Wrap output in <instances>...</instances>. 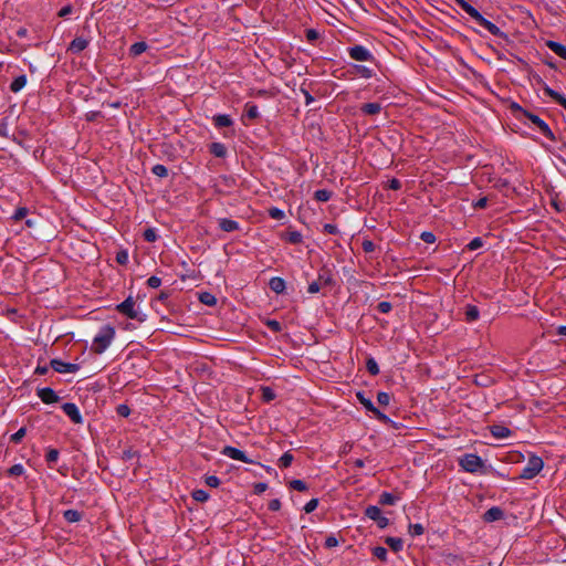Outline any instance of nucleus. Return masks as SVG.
Returning <instances> with one entry per match:
<instances>
[{
    "mask_svg": "<svg viewBox=\"0 0 566 566\" xmlns=\"http://www.w3.org/2000/svg\"><path fill=\"white\" fill-rule=\"evenodd\" d=\"M115 332L111 326H105L94 337L92 349L96 354H102L112 343Z\"/></svg>",
    "mask_w": 566,
    "mask_h": 566,
    "instance_id": "nucleus-1",
    "label": "nucleus"
},
{
    "mask_svg": "<svg viewBox=\"0 0 566 566\" xmlns=\"http://www.w3.org/2000/svg\"><path fill=\"white\" fill-rule=\"evenodd\" d=\"M543 467V460L537 455H532L530 457L527 464L523 469L520 478L527 480L533 479L542 471Z\"/></svg>",
    "mask_w": 566,
    "mask_h": 566,
    "instance_id": "nucleus-2",
    "label": "nucleus"
},
{
    "mask_svg": "<svg viewBox=\"0 0 566 566\" xmlns=\"http://www.w3.org/2000/svg\"><path fill=\"white\" fill-rule=\"evenodd\" d=\"M117 310L132 319H137L139 322L145 319V315L135 307V301L132 297L126 298L123 303L117 305Z\"/></svg>",
    "mask_w": 566,
    "mask_h": 566,
    "instance_id": "nucleus-3",
    "label": "nucleus"
},
{
    "mask_svg": "<svg viewBox=\"0 0 566 566\" xmlns=\"http://www.w3.org/2000/svg\"><path fill=\"white\" fill-rule=\"evenodd\" d=\"M460 465L470 473L476 472L480 468H482V460L475 454H465L460 459Z\"/></svg>",
    "mask_w": 566,
    "mask_h": 566,
    "instance_id": "nucleus-4",
    "label": "nucleus"
},
{
    "mask_svg": "<svg viewBox=\"0 0 566 566\" xmlns=\"http://www.w3.org/2000/svg\"><path fill=\"white\" fill-rule=\"evenodd\" d=\"M365 514L370 520L376 521L380 528H385L388 525V518L381 515V511L377 506H368Z\"/></svg>",
    "mask_w": 566,
    "mask_h": 566,
    "instance_id": "nucleus-5",
    "label": "nucleus"
},
{
    "mask_svg": "<svg viewBox=\"0 0 566 566\" xmlns=\"http://www.w3.org/2000/svg\"><path fill=\"white\" fill-rule=\"evenodd\" d=\"M51 366L57 373H75L78 370L76 364L64 363L60 359H52Z\"/></svg>",
    "mask_w": 566,
    "mask_h": 566,
    "instance_id": "nucleus-6",
    "label": "nucleus"
},
{
    "mask_svg": "<svg viewBox=\"0 0 566 566\" xmlns=\"http://www.w3.org/2000/svg\"><path fill=\"white\" fill-rule=\"evenodd\" d=\"M222 454L227 455L233 460H239V461H242L245 463H252V460L248 459L245 457L244 452H242L241 450L235 449L233 447H229V446L224 447L222 450Z\"/></svg>",
    "mask_w": 566,
    "mask_h": 566,
    "instance_id": "nucleus-7",
    "label": "nucleus"
},
{
    "mask_svg": "<svg viewBox=\"0 0 566 566\" xmlns=\"http://www.w3.org/2000/svg\"><path fill=\"white\" fill-rule=\"evenodd\" d=\"M63 411L72 419L74 423H82V417L78 411V408L72 403L66 402L62 406Z\"/></svg>",
    "mask_w": 566,
    "mask_h": 566,
    "instance_id": "nucleus-8",
    "label": "nucleus"
},
{
    "mask_svg": "<svg viewBox=\"0 0 566 566\" xmlns=\"http://www.w3.org/2000/svg\"><path fill=\"white\" fill-rule=\"evenodd\" d=\"M349 55L352 59L356 61H367L370 57V53L368 52V50L360 45L352 48L349 51Z\"/></svg>",
    "mask_w": 566,
    "mask_h": 566,
    "instance_id": "nucleus-9",
    "label": "nucleus"
},
{
    "mask_svg": "<svg viewBox=\"0 0 566 566\" xmlns=\"http://www.w3.org/2000/svg\"><path fill=\"white\" fill-rule=\"evenodd\" d=\"M38 396L44 403H52L59 400L57 395L51 388H41L38 390Z\"/></svg>",
    "mask_w": 566,
    "mask_h": 566,
    "instance_id": "nucleus-10",
    "label": "nucleus"
},
{
    "mask_svg": "<svg viewBox=\"0 0 566 566\" xmlns=\"http://www.w3.org/2000/svg\"><path fill=\"white\" fill-rule=\"evenodd\" d=\"M504 516V512L497 507V506H493L491 509H489L484 515H483V520L485 522H494V521H499L501 520L502 517Z\"/></svg>",
    "mask_w": 566,
    "mask_h": 566,
    "instance_id": "nucleus-11",
    "label": "nucleus"
},
{
    "mask_svg": "<svg viewBox=\"0 0 566 566\" xmlns=\"http://www.w3.org/2000/svg\"><path fill=\"white\" fill-rule=\"evenodd\" d=\"M526 116L530 118V120L533 124H535L541 129V132L543 134H545L546 136L552 137V132H551L548 125L545 122H543L538 116L533 115V114H527Z\"/></svg>",
    "mask_w": 566,
    "mask_h": 566,
    "instance_id": "nucleus-12",
    "label": "nucleus"
},
{
    "mask_svg": "<svg viewBox=\"0 0 566 566\" xmlns=\"http://www.w3.org/2000/svg\"><path fill=\"white\" fill-rule=\"evenodd\" d=\"M490 430H491V433L493 434V437H495L497 439L507 438L511 433L509 428L501 426V424H494L491 427Z\"/></svg>",
    "mask_w": 566,
    "mask_h": 566,
    "instance_id": "nucleus-13",
    "label": "nucleus"
},
{
    "mask_svg": "<svg viewBox=\"0 0 566 566\" xmlns=\"http://www.w3.org/2000/svg\"><path fill=\"white\" fill-rule=\"evenodd\" d=\"M219 227L226 232H232L239 229V223L234 220L230 219H220Z\"/></svg>",
    "mask_w": 566,
    "mask_h": 566,
    "instance_id": "nucleus-14",
    "label": "nucleus"
},
{
    "mask_svg": "<svg viewBox=\"0 0 566 566\" xmlns=\"http://www.w3.org/2000/svg\"><path fill=\"white\" fill-rule=\"evenodd\" d=\"M548 48L555 53L557 54L558 56L563 57L566 60V46L560 44V43H557V42H553V41H549L547 43Z\"/></svg>",
    "mask_w": 566,
    "mask_h": 566,
    "instance_id": "nucleus-15",
    "label": "nucleus"
},
{
    "mask_svg": "<svg viewBox=\"0 0 566 566\" xmlns=\"http://www.w3.org/2000/svg\"><path fill=\"white\" fill-rule=\"evenodd\" d=\"M479 24L481 27L485 28L493 35H502L500 28H497L494 23H492L491 21H489L484 18H482V20L479 22Z\"/></svg>",
    "mask_w": 566,
    "mask_h": 566,
    "instance_id": "nucleus-16",
    "label": "nucleus"
},
{
    "mask_svg": "<svg viewBox=\"0 0 566 566\" xmlns=\"http://www.w3.org/2000/svg\"><path fill=\"white\" fill-rule=\"evenodd\" d=\"M545 93L551 96L552 98H554L557 103H559L565 109H566V98L557 93L556 91L552 90L551 87L546 86L544 88Z\"/></svg>",
    "mask_w": 566,
    "mask_h": 566,
    "instance_id": "nucleus-17",
    "label": "nucleus"
},
{
    "mask_svg": "<svg viewBox=\"0 0 566 566\" xmlns=\"http://www.w3.org/2000/svg\"><path fill=\"white\" fill-rule=\"evenodd\" d=\"M87 46V41L83 38L74 39L70 44V50L73 52H81Z\"/></svg>",
    "mask_w": 566,
    "mask_h": 566,
    "instance_id": "nucleus-18",
    "label": "nucleus"
},
{
    "mask_svg": "<svg viewBox=\"0 0 566 566\" xmlns=\"http://www.w3.org/2000/svg\"><path fill=\"white\" fill-rule=\"evenodd\" d=\"M361 111L368 115H376L380 113L381 105L379 103H367L363 105Z\"/></svg>",
    "mask_w": 566,
    "mask_h": 566,
    "instance_id": "nucleus-19",
    "label": "nucleus"
},
{
    "mask_svg": "<svg viewBox=\"0 0 566 566\" xmlns=\"http://www.w3.org/2000/svg\"><path fill=\"white\" fill-rule=\"evenodd\" d=\"M27 84V77L25 75H20L18 76L10 85V90L13 92V93H18L19 91H21Z\"/></svg>",
    "mask_w": 566,
    "mask_h": 566,
    "instance_id": "nucleus-20",
    "label": "nucleus"
},
{
    "mask_svg": "<svg viewBox=\"0 0 566 566\" xmlns=\"http://www.w3.org/2000/svg\"><path fill=\"white\" fill-rule=\"evenodd\" d=\"M270 287L275 293H281L285 289V282L281 277H273L270 281Z\"/></svg>",
    "mask_w": 566,
    "mask_h": 566,
    "instance_id": "nucleus-21",
    "label": "nucleus"
},
{
    "mask_svg": "<svg viewBox=\"0 0 566 566\" xmlns=\"http://www.w3.org/2000/svg\"><path fill=\"white\" fill-rule=\"evenodd\" d=\"M283 239L290 243L297 244L302 241V234L298 231H289L283 234Z\"/></svg>",
    "mask_w": 566,
    "mask_h": 566,
    "instance_id": "nucleus-22",
    "label": "nucleus"
},
{
    "mask_svg": "<svg viewBox=\"0 0 566 566\" xmlns=\"http://www.w3.org/2000/svg\"><path fill=\"white\" fill-rule=\"evenodd\" d=\"M199 300L202 304L213 306L217 303V298L209 292H202L199 294Z\"/></svg>",
    "mask_w": 566,
    "mask_h": 566,
    "instance_id": "nucleus-23",
    "label": "nucleus"
},
{
    "mask_svg": "<svg viewBox=\"0 0 566 566\" xmlns=\"http://www.w3.org/2000/svg\"><path fill=\"white\" fill-rule=\"evenodd\" d=\"M147 49V44L145 42H137V43H134L132 46H130V54L133 56H138L140 55L142 53H144Z\"/></svg>",
    "mask_w": 566,
    "mask_h": 566,
    "instance_id": "nucleus-24",
    "label": "nucleus"
},
{
    "mask_svg": "<svg viewBox=\"0 0 566 566\" xmlns=\"http://www.w3.org/2000/svg\"><path fill=\"white\" fill-rule=\"evenodd\" d=\"M64 517L70 523L78 522L82 517L81 513L76 510H67L64 512Z\"/></svg>",
    "mask_w": 566,
    "mask_h": 566,
    "instance_id": "nucleus-25",
    "label": "nucleus"
},
{
    "mask_svg": "<svg viewBox=\"0 0 566 566\" xmlns=\"http://www.w3.org/2000/svg\"><path fill=\"white\" fill-rule=\"evenodd\" d=\"M231 124H232V120L228 115H218L214 117V125L217 127H228Z\"/></svg>",
    "mask_w": 566,
    "mask_h": 566,
    "instance_id": "nucleus-26",
    "label": "nucleus"
},
{
    "mask_svg": "<svg viewBox=\"0 0 566 566\" xmlns=\"http://www.w3.org/2000/svg\"><path fill=\"white\" fill-rule=\"evenodd\" d=\"M386 543L390 546V548L395 552H399L402 548V541L398 537H387Z\"/></svg>",
    "mask_w": 566,
    "mask_h": 566,
    "instance_id": "nucleus-27",
    "label": "nucleus"
},
{
    "mask_svg": "<svg viewBox=\"0 0 566 566\" xmlns=\"http://www.w3.org/2000/svg\"><path fill=\"white\" fill-rule=\"evenodd\" d=\"M465 317L470 322L478 319V317H479L478 307L473 306V305H468L467 310H465Z\"/></svg>",
    "mask_w": 566,
    "mask_h": 566,
    "instance_id": "nucleus-28",
    "label": "nucleus"
},
{
    "mask_svg": "<svg viewBox=\"0 0 566 566\" xmlns=\"http://www.w3.org/2000/svg\"><path fill=\"white\" fill-rule=\"evenodd\" d=\"M211 153L216 156V157H223L227 153V149L226 147L220 144V143H213L211 145Z\"/></svg>",
    "mask_w": 566,
    "mask_h": 566,
    "instance_id": "nucleus-29",
    "label": "nucleus"
},
{
    "mask_svg": "<svg viewBox=\"0 0 566 566\" xmlns=\"http://www.w3.org/2000/svg\"><path fill=\"white\" fill-rule=\"evenodd\" d=\"M192 497L198 502H206L209 499V494L205 490H195Z\"/></svg>",
    "mask_w": 566,
    "mask_h": 566,
    "instance_id": "nucleus-30",
    "label": "nucleus"
},
{
    "mask_svg": "<svg viewBox=\"0 0 566 566\" xmlns=\"http://www.w3.org/2000/svg\"><path fill=\"white\" fill-rule=\"evenodd\" d=\"M357 398L358 400L360 401V403L367 409V410H374V405L373 402L370 401V399H367L365 398L364 394L363 392H357Z\"/></svg>",
    "mask_w": 566,
    "mask_h": 566,
    "instance_id": "nucleus-31",
    "label": "nucleus"
},
{
    "mask_svg": "<svg viewBox=\"0 0 566 566\" xmlns=\"http://www.w3.org/2000/svg\"><path fill=\"white\" fill-rule=\"evenodd\" d=\"M280 465L283 467V468H287L291 465L292 461H293V455L290 453V452H285L281 458H280Z\"/></svg>",
    "mask_w": 566,
    "mask_h": 566,
    "instance_id": "nucleus-32",
    "label": "nucleus"
},
{
    "mask_svg": "<svg viewBox=\"0 0 566 566\" xmlns=\"http://www.w3.org/2000/svg\"><path fill=\"white\" fill-rule=\"evenodd\" d=\"M151 171L158 177H166L168 175V170L164 165H155Z\"/></svg>",
    "mask_w": 566,
    "mask_h": 566,
    "instance_id": "nucleus-33",
    "label": "nucleus"
},
{
    "mask_svg": "<svg viewBox=\"0 0 566 566\" xmlns=\"http://www.w3.org/2000/svg\"><path fill=\"white\" fill-rule=\"evenodd\" d=\"M245 115L250 119H255L259 116V111L255 105H247Z\"/></svg>",
    "mask_w": 566,
    "mask_h": 566,
    "instance_id": "nucleus-34",
    "label": "nucleus"
},
{
    "mask_svg": "<svg viewBox=\"0 0 566 566\" xmlns=\"http://www.w3.org/2000/svg\"><path fill=\"white\" fill-rule=\"evenodd\" d=\"M424 528L421 524H410L409 525V533L413 536H419L423 534Z\"/></svg>",
    "mask_w": 566,
    "mask_h": 566,
    "instance_id": "nucleus-35",
    "label": "nucleus"
},
{
    "mask_svg": "<svg viewBox=\"0 0 566 566\" xmlns=\"http://www.w3.org/2000/svg\"><path fill=\"white\" fill-rule=\"evenodd\" d=\"M315 198L318 201H327L331 198V192L325 189L317 190L315 192Z\"/></svg>",
    "mask_w": 566,
    "mask_h": 566,
    "instance_id": "nucleus-36",
    "label": "nucleus"
},
{
    "mask_svg": "<svg viewBox=\"0 0 566 566\" xmlns=\"http://www.w3.org/2000/svg\"><path fill=\"white\" fill-rule=\"evenodd\" d=\"M262 398L265 401H271L275 398V394L271 388L264 387L262 388Z\"/></svg>",
    "mask_w": 566,
    "mask_h": 566,
    "instance_id": "nucleus-37",
    "label": "nucleus"
},
{
    "mask_svg": "<svg viewBox=\"0 0 566 566\" xmlns=\"http://www.w3.org/2000/svg\"><path fill=\"white\" fill-rule=\"evenodd\" d=\"M290 486L297 491H306L307 486L302 480H293L290 482Z\"/></svg>",
    "mask_w": 566,
    "mask_h": 566,
    "instance_id": "nucleus-38",
    "label": "nucleus"
},
{
    "mask_svg": "<svg viewBox=\"0 0 566 566\" xmlns=\"http://www.w3.org/2000/svg\"><path fill=\"white\" fill-rule=\"evenodd\" d=\"M367 370L371 375H377L379 373L378 365L373 358L368 359V361H367Z\"/></svg>",
    "mask_w": 566,
    "mask_h": 566,
    "instance_id": "nucleus-39",
    "label": "nucleus"
},
{
    "mask_svg": "<svg viewBox=\"0 0 566 566\" xmlns=\"http://www.w3.org/2000/svg\"><path fill=\"white\" fill-rule=\"evenodd\" d=\"M380 503L387 504V505H392L395 503V496L391 495L390 493H382L380 495Z\"/></svg>",
    "mask_w": 566,
    "mask_h": 566,
    "instance_id": "nucleus-40",
    "label": "nucleus"
},
{
    "mask_svg": "<svg viewBox=\"0 0 566 566\" xmlns=\"http://www.w3.org/2000/svg\"><path fill=\"white\" fill-rule=\"evenodd\" d=\"M23 472H24V469L21 464H14L8 471V473L10 475H15V476L21 475Z\"/></svg>",
    "mask_w": 566,
    "mask_h": 566,
    "instance_id": "nucleus-41",
    "label": "nucleus"
},
{
    "mask_svg": "<svg viewBox=\"0 0 566 566\" xmlns=\"http://www.w3.org/2000/svg\"><path fill=\"white\" fill-rule=\"evenodd\" d=\"M374 555L381 559V560H385L386 557H387V551L386 548L381 547V546H377L374 548Z\"/></svg>",
    "mask_w": 566,
    "mask_h": 566,
    "instance_id": "nucleus-42",
    "label": "nucleus"
},
{
    "mask_svg": "<svg viewBox=\"0 0 566 566\" xmlns=\"http://www.w3.org/2000/svg\"><path fill=\"white\" fill-rule=\"evenodd\" d=\"M377 400L381 406H387L390 402V396L387 392H379Z\"/></svg>",
    "mask_w": 566,
    "mask_h": 566,
    "instance_id": "nucleus-43",
    "label": "nucleus"
},
{
    "mask_svg": "<svg viewBox=\"0 0 566 566\" xmlns=\"http://www.w3.org/2000/svg\"><path fill=\"white\" fill-rule=\"evenodd\" d=\"M144 238L148 242H154L156 240V238H157L156 231L154 229H151V228L145 230Z\"/></svg>",
    "mask_w": 566,
    "mask_h": 566,
    "instance_id": "nucleus-44",
    "label": "nucleus"
},
{
    "mask_svg": "<svg viewBox=\"0 0 566 566\" xmlns=\"http://www.w3.org/2000/svg\"><path fill=\"white\" fill-rule=\"evenodd\" d=\"M25 428H20L14 434L11 436V440L15 443L20 442V440L25 436Z\"/></svg>",
    "mask_w": 566,
    "mask_h": 566,
    "instance_id": "nucleus-45",
    "label": "nucleus"
},
{
    "mask_svg": "<svg viewBox=\"0 0 566 566\" xmlns=\"http://www.w3.org/2000/svg\"><path fill=\"white\" fill-rule=\"evenodd\" d=\"M207 485L217 488L220 484V480L216 475H209L206 478Z\"/></svg>",
    "mask_w": 566,
    "mask_h": 566,
    "instance_id": "nucleus-46",
    "label": "nucleus"
},
{
    "mask_svg": "<svg viewBox=\"0 0 566 566\" xmlns=\"http://www.w3.org/2000/svg\"><path fill=\"white\" fill-rule=\"evenodd\" d=\"M317 504H318V501L316 499H313V500H311L310 502H307L305 504L304 511L306 513H311V512H313L317 507Z\"/></svg>",
    "mask_w": 566,
    "mask_h": 566,
    "instance_id": "nucleus-47",
    "label": "nucleus"
},
{
    "mask_svg": "<svg viewBox=\"0 0 566 566\" xmlns=\"http://www.w3.org/2000/svg\"><path fill=\"white\" fill-rule=\"evenodd\" d=\"M27 213H28V210H27L25 208H19V209L15 211V213L13 214V217H12V218H13L15 221H20V220H22V219L27 216Z\"/></svg>",
    "mask_w": 566,
    "mask_h": 566,
    "instance_id": "nucleus-48",
    "label": "nucleus"
},
{
    "mask_svg": "<svg viewBox=\"0 0 566 566\" xmlns=\"http://www.w3.org/2000/svg\"><path fill=\"white\" fill-rule=\"evenodd\" d=\"M467 13H468L471 18H473L478 23H479V22L482 20V18H483V17L480 14V12H479L475 8H473V7H471V9H470L469 11H467Z\"/></svg>",
    "mask_w": 566,
    "mask_h": 566,
    "instance_id": "nucleus-49",
    "label": "nucleus"
},
{
    "mask_svg": "<svg viewBox=\"0 0 566 566\" xmlns=\"http://www.w3.org/2000/svg\"><path fill=\"white\" fill-rule=\"evenodd\" d=\"M147 284H148V286H150L153 289H157L160 286L161 280L157 276H150L147 281Z\"/></svg>",
    "mask_w": 566,
    "mask_h": 566,
    "instance_id": "nucleus-50",
    "label": "nucleus"
},
{
    "mask_svg": "<svg viewBox=\"0 0 566 566\" xmlns=\"http://www.w3.org/2000/svg\"><path fill=\"white\" fill-rule=\"evenodd\" d=\"M421 239L427 243H433L436 241V237L432 232H422Z\"/></svg>",
    "mask_w": 566,
    "mask_h": 566,
    "instance_id": "nucleus-51",
    "label": "nucleus"
},
{
    "mask_svg": "<svg viewBox=\"0 0 566 566\" xmlns=\"http://www.w3.org/2000/svg\"><path fill=\"white\" fill-rule=\"evenodd\" d=\"M482 247V240L480 238H475L473 239L469 244H468V249L469 250H476L479 248Z\"/></svg>",
    "mask_w": 566,
    "mask_h": 566,
    "instance_id": "nucleus-52",
    "label": "nucleus"
},
{
    "mask_svg": "<svg viewBox=\"0 0 566 566\" xmlns=\"http://www.w3.org/2000/svg\"><path fill=\"white\" fill-rule=\"evenodd\" d=\"M116 260L120 264H125L128 261V254L126 251H120L116 255Z\"/></svg>",
    "mask_w": 566,
    "mask_h": 566,
    "instance_id": "nucleus-53",
    "label": "nucleus"
},
{
    "mask_svg": "<svg viewBox=\"0 0 566 566\" xmlns=\"http://www.w3.org/2000/svg\"><path fill=\"white\" fill-rule=\"evenodd\" d=\"M130 410L128 408V406L126 405H119L117 407V413L122 417H127L129 415Z\"/></svg>",
    "mask_w": 566,
    "mask_h": 566,
    "instance_id": "nucleus-54",
    "label": "nucleus"
},
{
    "mask_svg": "<svg viewBox=\"0 0 566 566\" xmlns=\"http://www.w3.org/2000/svg\"><path fill=\"white\" fill-rule=\"evenodd\" d=\"M270 216L273 218V219H282L284 213L282 210L277 209V208H272L270 209Z\"/></svg>",
    "mask_w": 566,
    "mask_h": 566,
    "instance_id": "nucleus-55",
    "label": "nucleus"
},
{
    "mask_svg": "<svg viewBox=\"0 0 566 566\" xmlns=\"http://www.w3.org/2000/svg\"><path fill=\"white\" fill-rule=\"evenodd\" d=\"M378 310L381 313H388L391 310V304L389 302H380L378 304Z\"/></svg>",
    "mask_w": 566,
    "mask_h": 566,
    "instance_id": "nucleus-56",
    "label": "nucleus"
},
{
    "mask_svg": "<svg viewBox=\"0 0 566 566\" xmlns=\"http://www.w3.org/2000/svg\"><path fill=\"white\" fill-rule=\"evenodd\" d=\"M9 130H8V124L4 120L0 122V136L1 137H8Z\"/></svg>",
    "mask_w": 566,
    "mask_h": 566,
    "instance_id": "nucleus-57",
    "label": "nucleus"
},
{
    "mask_svg": "<svg viewBox=\"0 0 566 566\" xmlns=\"http://www.w3.org/2000/svg\"><path fill=\"white\" fill-rule=\"evenodd\" d=\"M325 545L326 547L332 548L338 545V541L334 536H329L326 538Z\"/></svg>",
    "mask_w": 566,
    "mask_h": 566,
    "instance_id": "nucleus-58",
    "label": "nucleus"
},
{
    "mask_svg": "<svg viewBox=\"0 0 566 566\" xmlns=\"http://www.w3.org/2000/svg\"><path fill=\"white\" fill-rule=\"evenodd\" d=\"M306 38L308 41H314L318 38V33L313 29H308L306 30Z\"/></svg>",
    "mask_w": 566,
    "mask_h": 566,
    "instance_id": "nucleus-59",
    "label": "nucleus"
},
{
    "mask_svg": "<svg viewBox=\"0 0 566 566\" xmlns=\"http://www.w3.org/2000/svg\"><path fill=\"white\" fill-rule=\"evenodd\" d=\"M266 324L274 332L281 331V324L277 321H268Z\"/></svg>",
    "mask_w": 566,
    "mask_h": 566,
    "instance_id": "nucleus-60",
    "label": "nucleus"
},
{
    "mask_svg": "<svg viewBox=\"0 0 566 566\" xmlns=\"http://www.w3.org/2000/svg\"><path fill=\"white\" fill-rule=\"evenodd\" d=\"M266 489H268V485L265 483H256L254 485V492L256 494H261V493L265 492Z\"/></svg>",
    "mask_w": 566,
    "mask_h": 566,
    "instance_id": "nucleus-61",
    "label": "nucleus"
},
{
    "mask_svg": "<svg viewBox=\"0 0 566 566\" xmlns=\"http://www.w3.org/2000/svg\"><path fill=\"white\" fill-rule=\"evenodd\" d=\"M321 290V285L317 282H313L308 285V293L314 294Z\"/></svg>",
    "mask_w": 566,
    "mask_h": 566,
    "instance_id": "nucleus-62",
    "label": "nucleus"
},
{
    "mask_svg": "<svg viewBox=\"0 0 566 566\" xmlns=\"http://www.w3.org/2000/svg\"><path fill=\"white\" fill-rule=\"evenodd\" d=\"M281 507V502L279 500H272L270 503H269V509L271 511H279Z\"/></svg>",
    "mask_w": 566,
    "mask_h": 566,
    "instance_id": "nucleus-63",
    "label": "nucleus"
},
{
    "mask_svg": "<svg viewBox=\"0 0 566 566\" xmlns=\"http://www.w3.org/2000/svg\"><path fill=\"white\" fill-rule=\"evenodd\" d=\"M457 3L467 12L471 9V4L468 3L465 0H455Z\"/></svg>",
    "mask_w": 566,
    "mask_h": 566,
    "instance_id": "nucleus-64",
    "label": "nucleus"
}]
</instances>
